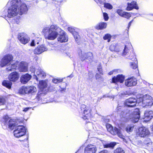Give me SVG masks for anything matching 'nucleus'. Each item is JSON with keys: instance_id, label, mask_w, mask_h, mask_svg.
I'll use <instances>...</instances> for the list:
<instances>
[{"instance_id": "nucleus-1", "label": "nucleus", "mask_w": 153, "mask_h": 153, "mask_svg": "<svg viewBox=\"0 0 153 153\" xmlns=\"http://www.w3.org/2000/svg\"><path fill=\"white\" fill-rule=\"evenodd\" d=\"M9 7L7 16L12 18L19 14L22 15L27 13L28 8L23 0H12L7 4Z\"/></svg>"}, {"instance_id": "nucleus-2", "label": "nucleus", "mask_w": 153, "mask_h": 153, "mask_svg": "<svg viewBox=\"0 0 153 153\" xmlns=\"http://www.w3.org/2000/svg\"><path fill=\"white\" fill-rule=\"evenodd\" d=\"M44 33L48 31V34H45L46 39L50 40H54L58 36L59 32H62L63 33V30L60 28L56 25H51L50 28L46 27L43 29Z\"/></svg>"}, {"instance_id": "nucleus-3", "label": "nucleus", "mask_w": 153, "mask_h": 153, "mask_svg": "<svg viewBox=\"0 0 153 153\" xmlns=\"http://www.w3.org/2000/svg\"><path fill=\"white\" fill-rule=\"evenodd\" d=\"M138 101L141 103L143 107L149 108L153 104L152 97L149 95L145 94L138 99Z\"/></svg>"}, {"instance_id": "nucleus-4", "label": "nucleus", "mask_w": 153, "mask_h": 153, "mask_svg": "<svg viewBox=\"0 0 153 153\" xmlns=\"http://www.w3.org/2000/svg\"><path fill=\"white\" fill-rule=\"evenodd\" d=\"M30 70L34 72L37 80H38L39 79H43L46 76L45 73L39 67H36V68L31 67Z\"/></svg>"}, {"instance_id": "nucleus-5", "label": "nucleus", "mask_w": 153, "mask_h": 153, "mask_svg": "<svg viewBox=\"0 0 153 153\" xmlns=\"http://www.w3.org/2000/svg\"><path fill=\"white\" fill-rule=\"evenodd\" d=\"M131 45L130 44H128V45H126L123 50V55L126 58H129V59L135 61L136 60H137V59L134 53H133L132 55L129 57L131 53L130 50L131 49Z\"/></svg>"}, {"instance_id": "nucleus-6", "label": "nucleus", "mask_w": 153, "mask_h": 153, "mask_svg": "<svg viewBox=\"0 0 153 153\" xmlns=\"http://www.w3.org/2000/svg\"><path fill=\"white\" fill-rule=\"evenodd\" d=\"M106 127L108 131L112 135L117 134L120 138H123V136L122 134L121 131L120 129L117 128L116 127L113 128L110 124H107L106 125Z\"/></svg>"}, {"instance_id": "nucleus-7", "label": "nucleus", "mask_w": 153, "mask_h": 153, "mask_svg": "<svg viewBox=\"0 0 153 153\" xmlns=\"http://www.w3.org/2000/svg\"><path fill=\"white\" fill-rule=\"evenodd\" d=\"M26 131V128L24 126H19L16 127L14 131V135L15 137L19 138L25 135Z\"/></svg>"}, {"instance_id": "nucleus-8", "label": "nucleus", "mask_w": 153, "mask_h": 153, "mask_svg": "<svg viewBox=\"0 0 153 153\" xmlns=\"http://www.w3.org/2000/svg\"><path fill=\"white\" fill-rule=\"evenodd\" d=\"M36 91V88L34 86H27L21 88L19 90V92L22 94H24L32 93L35 92Z\"/></svg>"}, {"instance_id": "nucleus-9", "label": "nucleus", "mask_w": 153, "mask_h": 153, "mask_svg": "<svg viewBox=\"0 0 153 153\" xmlns=\"http://www.w3.org/2000/svg\"><path fill=\"white\" fill-rule=\"evenodd\" d=\"M53 45L51 44H49L47 46V47H46L43 45H42L41 46H39L34 49V53L35 54H41L45 51H46L48 50H53V48H50L49 47H52Z\"/></svg>"}, {"instance_id": "nucleus-10", "label": "nucleus", "mask_w": 153, "mask_h": 153, "mask_svg": "<svg viewBox=\"0 0 153 153\" xmlns=\"http://www.w3.org/2000/svg\"><path fill=\"white\" fill-rule=\"evenodd\" d=\"M13 57L11 54L5 55L1 60L0 62V66L2 67L7 66L13 60Z\"/></svg>"}, {"instance_id": "nucleus-11", "label": "nucleus", "mask_w": 153, "mask_h": 153, "mask_svg": "<svg viewBox=\"0 0 153 153\" xmlns=\"http://www.w3.org/2000/svg\"><path fill=\"white\" fill-rule=\"evenodd\" d=\"M140 117V113L139 109L136 108L133 112L130 114V119L133 123H136L138 121Z\"/></svg>"}, {"instance_id": "nucleus-12", "label": "nucleus", "mask_w": 153, "mask_h": 153, "mask_svg": "<svg viewBox=\"0 0 153 153\" xmlns=\"http://www.w3.org/2000/svg\"><path fill=\"white\" fill-rule=\"evenodd\" d=\"M150 134V132L147 128L142 127L139 128L136 134L137 136L141 137H145Z\"/></svg>"}, {"instance_id": "nucleus-13", "label": "nucleus", "mask_w": 153, "mask_h": 153, "mask_svg": "<svg viewBox=\"0 0 153 153\" xmlns=\"http://www.w3.org/2000/svg\"><path fill=\"white\" fill-rule=\"evenodd\" d=\"M83 110L82 113V118L84 120L88 119L90 118V110L88 108H86L85 105H82L81 106V109L82 110Z\"/></svg>"}, {"instance_id": "nucleus-14", "label": "nucleus", "mask_w": 153, "mask_h": 153, "mask_svg": "<svg viewBox=\"0 0 153 153\" xmlns=\"http://www.w3.org/2000/svg\"><path fill=\"white\" fill-rule=\"evenodd\" d=\"M137 79L134 77L128 78L125 80V85L127 87H131L137 84Z\"/></svg>"}, {"instance_id": "nucleus-15", "label": "nucleus", "mask_w": 153, "mask_h": 153, "mask_svg": "<svg viewBox=\"0 0 153 153\" xmlns=\"http://www.w3.org/2000/svg\"><path fill=\"white\" fill-rule=\"evenodd\" d=\"M18 38L20 42L23 44H27L30 40L28 35L24 33H21L18 36Z\"/></svg>"}, {"instance_id": "nucleus-16", "label": "nucleus", "mask_w": 153, "mask_h": 153, "mask_svg": "<svg viewBox=\"0 0 153 153\" xmlns=\"http://www.w3.org/2000/svg\"><path fill=\"white\" fill-rule=\"evenodd\" d=\"M138 100V99L137 100L134 98H130L126 100L125 104L128 107H133L136 105L137 102H139Z\"/></svg>"}, {"instance_id": "nucleus-17", "label": "nucleus", "mask_w": 153, "mask_h": 153, "mask_svg": "<svg viewBox=\"0 0 153 153\" xmlns=\"http://www.w3.org/2000/svg\"><path fill=\"white\" fill-rule=\"evenodd\" d=\"M97 149L95 146L88 145L85 149V153H95Z\"/></svg>"}, {"instance_id": "nucleus-18", "label": "nucleus", "mask_w": 153, "mask_h": 153, "mask_svg": "<svg viewBox=\"0 0 153 153\" xmlns=\"http://www.w3.org/2000/svg\"><path fill=\"white\" fill-rule=\"evenodd\" d=\"M19 77V73L17 72H13L8 76L9 79L11 81L15 82L18 80Z\"/></svg>"}, {"instance_id": "nucleus-19", "label": "nucleus", "mask_w": 153, "mask_h": 153, "mask_svg": "<svg viewBox=\"0 0 153 153\" xmlns=\"http://www.w3.org/2000/svg\"><path fill=\"white\" fill-rule=\"evenodd\" d=\"M18 64L19 65V70L20 72H25L27 70V64L24 62H21L20 63L19 62Z\"/></svg>"}, {"instance_id": "nucleus-20", "label": "nucleus", "mask_w": 153, "mask_h": 153, "mask_svg": "<svg viewBox=\"0 0 153 153\" xmlns=\"http://www.w3.org/2000/svg\"><path fill=\"white\" fill-rule=\"evenodd\" d=\"M153 117V111H146L144 114V121L148 122Z\"/></svg>"}, {"instance_id": "nucleus-21", "label": "nucleus", "mask_w": 153, "mask_h": 153, "mask_svg": "<svg viewBox=\"0 0 153 153\" xmlns=\"http://www.w3.org/2000/svg\"><path fill=\"white\" fill-rule=\"evenodd\" d=\"M128 6L126 8V10L128 11H130L132 10L133 8L138 10L139 9L137 2L135 1H133L131 3H128Z\"/></svg>"}, {"instance_id": "nucleus-22", "label": "nucleus", "mask_w": 153, "mask_h": 153, "mask_svg": "<svg viewBox=\"0 0 153 153\" xmlns=\"http://www.w3.org/2000/svg\"><path fill=\"white\" fill-rule=\"evenodd\" d=\"M31 78V76L28 74L22 75L20 78V81L22 83L25 84L26 83L30 80Z\"/></svg>"}, {"instance_id": "nucleus-23", "label": "nucleus", "mask_w": 153, "mask_h": 153, "mask_svg": "<svg viewBox=\"0 0 153 153\" xmlns=\"http://www.w3.org/2000/svg\"><path fill=\"white\" fill-rule=\"evenodd\" d=\"M59 36L57 38L58 41L61 42H65L68 40V38L66 36L65 33L63 31V33L61 32H59Z\"/></svg>"}, {"instance_id": "nucleus-24", "label": "nucleus", "mask_w": 153, "mask_h": 153, "mask_svg": "<svg viewBox=\"0 0 153 153\" xmlns=\"http://www.w3.org/2000/svg\"><path fill=\"white\" fill-rule=\"evenodd\" d=\"M4 124L6 126H8L9 128L11 129L13 128L17 125L16 122L12 119H10L8 121V120L6 121Z\"/></svg>"}, {"instance_id": "nucleus-25", "label": "nucleus", "mask_w": 153, "mask_h": 153, "mask_svg": "<svg viewBox=\"0 0 153 153\" xmlns=\"http://www.w3.org/2000/svg\"><path fill=\"white\" fill-rule=\"evenodd\" d=\"M124 76L122 75H119L116 77H114L112 79V82L113 83L120 82L122 83L124 79Z\"/></svg>"}, {"instance_id": "nucleus-26", "label": "nucleus", "mask_w": 153, "mask_h": 153, "mask_svg": "<svg viewBox=\"0 0 153 153\" xmlns=\"http://www.w3.org/2000/svg\"><path fill=\"white\" fill-rule=\"evenodd\" d=\"M93 58V54L91 52L83 53L80 57L82 60H84L88 59L89 61L92 60Z\"/></svg>"}, {"instance_id": "nucleus-27", "label": "nucleus", "mask_w": 153, "mask_h": 153, "mask_svg": "<svg viewBox=\"0 0 153 153\" xmlns=\"http://www.w3.org/2000/svg\"><path fill=\"white\" fill-rule=\"evenodd\" d=\"M18 64V62H16L14 64H10V63L7 66L6 70L8 71H13L15 70L17 68V65Z\"/></svg>"}, {"instance_id": "nucleus-28", "label": "nucleus", "mask_w": 153, "mask_h": 153, "mask_svg": "<svg viewBox=\"0 0 153 153\" xmlns=\"http://www.w3.org/2000/svg\"><path fill=\"white\" fill-rule=\"evenodd\" d=\"M99 2L102 4H104V7L108 9L111 10L113 8L112 6L110 3H105V0H98Z\"/></svg>"}, {"instance_id": "nucleus-29", "label": "nucleus", "mask_w": 153, "mask_h": 153, "mask_svg": "<svg viewBox=\"0 0 153 153\" xmlns=\"http://www.w3.org/2000/svg\"><path fill=\"white\" fill-rule=\"evenodd\" d=\"M107 24L106 23L104 22H101L97 25L95 26V28L97 29H103L107 27Z\"/></svg>"}, {"instance_id": "nucleus-30", "label": "nucleus", "mask_w": 153, "mask_h": 153, "mask_svg": "<svg viewBox=\"0 0 153 153\" xmlns=\"http://www.w3.org/2000/svg\"><path fill=\"white\" fill-rule=\"evenodd\" d=\"M38 86L40 89L43 91L44 89L47 87V82L45 81L42 80L39 81Z\"/></svg>"}, {"instance_id": "nucleus-31", "label": "nucleus", "mask_w": 153, "mask_h": 153, "mask_svg": "<svg viewBox=\"0 0 153 153\" xmlns=\"http://www.w3.org/2000/svg\"><path fill=\"white\" fill-rule=\"evenodd\" d=\"M12 84V82L7 80H4L2 82V85L8 89L11 88Z\"/></svg>"}, {"instance_id": "nucleus-32", "label": "nucleus", "mask_w": 153, "mask_h": 153, "mask_svg": "<svg viewBox=\"0 0 153 153\" xmlns=\"http://www.w3.org/2000/svg\"><path fill=\"white\" fill-rule=\"evenodd\" d=\"M116 143L115 142H111L110 143H107L103 145V146L105 148H113L116 145Z\"/></svg>"}, {"instance_id": "nucleus-33", "label": "nucleus", "mask_w": 153, "mask_h": 153, "mask_svg": "<svg viewBox=\"0 0 153 153\" xmlns=\"http://www.w3.org/2000/svg\"><path fill=\"white\" fill-rule=\"evenodd\" d=\"M129 115L128 111L127 110H126L123 111H122L120 114V117L121 118L126 117Z\"/></svg>"}, {"instance_id": "nucleus-34", "label": "nucleus", "mask_w": 153, "mask_h": 153, "mask_svg": "<svg viewBox=\"0 0 153 153\" xmlns=\"http://www.w3.org/2000/svg\"><path fill=\"white\" fill-rule=\"evenodd\" d=\"M134 125L133 124H130L127 126L126 128V131L128 133L131 132L134 129Z\"/></svg>"}, {"instance_id": "nucleus-35", "label": "nucleus", "mask_w": 153, "mask_h": 153, "mask_svg": "<svg viewBox=\"0 0 153 153\" xmlns=\"http://www.w3.org/2000/svg\"><path fill=\"white\" fill-rule=\"evenodd\" d=\"M111 38V35L109 34H107L105 35L103 37V39L104 40H108V42H109Z\"/></svg>"}, {"instance_id": "nucleus-36", "label": "nucleus", "mask_w": 153, "mask_h": 153, "mask_svg": "<svg viewBox=\"0 0 153 153\" xmlns=\"http://www.w3.org/2000/svg\"><path fill=\"white\" fill-rule=\"evenodd\" d=\"M114 153H125V152L122 149L119 148L115 150Z\"/></svg>"}, {"instance_id": "nucleus-37", "label": "nucleus", "mask_w": 153, "mask_h": 153, "mask_svg": "<svg viewBox=\"0 0 153 153\" xmlns=\"http://www.w3.org/2000/svg\"><path fill=\"white\" fill-rule=\"evenodd\" d=\"M131 16V15L129 13L127 12H124L123 13V16H122V17L128 19Z\"/></svg>"}, {"instance_id": "nucleus-38", "label": "nucleus", "mask_w": 153, "mask_h": 153, "mask_svg": "<svg viewBox=\"0 0 153 153\" xmlns=\"http://www.w3.org/2000/svg\"><path fill=\"white\" fill-rule=\"evenodd\" d=\"M6 102V100L2 97H0V105H4Z\"/></svg>"}, {"instance_id": "nucleus-39", "label": "nucleus", "mask_w": 153, "mask_h": 153, "mask_svg": "<svg viewBox=\"0 0 153 153\" xmlns=\"http://www.w3.org/2000/svg\"><path fill=\"white\" fill-rule=\"evenodd\" d=\"M131 67L134 69H135L137 68V62L136 63H133L131 62Z\"/></svg>"}, {"instance_id": "nucleus-40", "label": "nucleus", "mask_w": 153, "mask_h": 153, "mask_svg": "<svg viewBox=\"0 0 153 153\" xmlns=\"http://www.w3.org/2000/svg\"><path fill=\"white\" fill-rule=\"evenodd\" d=\"M62 81V79H53L52 80V81L55 83H57L59 82H60Z\"/></svg>"}, {"instance_id": "nucleus-41", "label": "nucleus", "mask_w": 153, "mask_h": 153, "mask_svg": "<svg viewBox=\"0 0 153 153\" xmlns=\"http://www.w3.org/2000/svg\"><path fill=\"white\" fill-rule=\"evenodd\" d=\"M96 79L99 81H100V80L102 81L103 80V78L102 77H101L100 75L99 74H97L96 76Z\"/></svg>"}, {"instance_id": "nucleus-42", "label": "nucleus", "mask_w": 153, "mask_h": 153, "mask_svg": "<svg viewBox=\"0 0 153 153\" xmlns=\"http://www.w3.org/2000/svg\"><path fill=\"white\" fill-rule=\"evenodd\" d=\"M117 13L120 16H123V14L124 12L122 10L120 9H118L117 10Z\"/></svg>"}, {"instance_id": "nucleus-43", "label": "nucleus", "mask_w": 153, "mask_h": 153, "mask_svg": "<svg viewBox=\"0 0 153 153\" xmlns=\"http://www.w3.org/2000/svg\"><path fill=\"white\" fill-rule=\"evenodd\" d=\"M73 35L74 36V37L75 39V40L77 41L79 39V36L76 33H73Z\"/></svg>"}, {"instance_id": "nucleus-44", "label": "nucleus", "mask_w": 153, "mask_h": 153, "mask_svg": "<svg viewBox=\"0 0 153 153\" xmlns=\"http://www.w3.org/2000/svg\"><path fill=\"white\" fill-rule=\"evenodd\" d=\"M103 16L104 19L105 21H107L108 20V14L106 13H103Z\"/></svg>"}, {"instance_id": "nucleus-45", "label": "nucleus", "mask_w": 153, "mask_h": 153, "mask_svg": "<svg viewBox=\"0 0 153 153\" xmlns=\"http://www.w3.org/2000/svg\"><path fill=\"white\" fill-rule=\"evenodd\" d=\"M115 46L114 44H111L110 47V49L111 51H113L115 50Z\"/></svg>"}, {"instance_id": "nucleus-46", "label": "nucleus", "mask_w": 153, "mask_h": 153, "mask_svg": "<svg viewBox=\"0 0 153 153\" xmlns=\"http://www.w3.org/2000/svg\"><path fill=\"white\" fill-rule=\"evenodd\" d=\"M97 69H98V71H99V72L100 73L102 74V69L101 67V66H99V67H98Z\"/></svg>"}, {"instance_id": "nucleus-47", "label": "nucleus", "mask_w": 153, "mask_h": 153, "mask_svg": "<svg viewBox=\"0 0 153 153\" xmlns=\"http://www.w3.org/2000/svg\"><path fill=\"white\" fill-rule=\"evenodd\" d=\"M68 30L71 33H73L74 30L73 28L71 27H68Z\"/></svg>"}, {"instance_id": "nucleus-48", "label": "nucleus", "mask_w": 153, "mask_h": 153, "mask_svg": "<svg viewBox=\"0 0 153 153\" xmlns=\"http://www.w3.org/2000/svg\"><path fill=\"white\" fill-rule=\"evenodd\" d=\"M35 45V40H32V41L31 44H30V45L32 46H34Z\"/></svg>"}, {"instance_id": "nucleus-49", "label": "nucleus", "mask_w": 153, "mask_h": 153, "mask_svg": "<svg viewBox=\"0 0 153 153\" xmlns=\"http://www.w3.org/2000/svg\"><path fill=\"white\" fill-rule=\"evenodd\" d=\"M99 153H108V151L106 150H104L101 151Z\"/></svg>"}, {"instance_id": "nucleus-50", "label": "nucleus", "mask_w": 153, "mask_h": 153, "mask_svg": "<svg viewBox=\"0 0 153 153\" xmlns=\"http://www.w3.org/2000/svg\"><path fill=\"white\" fill-rule=\"evenodd\" d=\"M20 17H19L18 20H16L15 21L16 22V23L17 24H19L20 22Z\"/></svg>"}, {"instance_id": "nucleus-51", "label": "nucleus", "mask_w": 153, "mask_h": 153, "mask_svg": "<svg viewBox=\"0 0 153 153\" xmlns=\"http://www.w3.org/2000/svg\"><path fill=\"white\" fill-rule=\"evenodd\" d=\"M30 108H24V109L23 110V111H25V112H26V111H27Z\"/></svg>"}, {"instance_id": "nucleus-52", "label": "nucleus", "mask_w": 153, "mask_h": 153, "mask_svg": "<svg viewBox=\"0 0 153 153\" xmlns=\"http://www.w3.org/2000/svg\"><path fill=\"white\" fill-rule=\"evenodd\" d=\"M133 20H131L129 23L128 24V27H129L131 25V23H132V22H133Z\"/></svg>"}, {"instance_id": "nucleus-53", "label": "nucleus", "mask_w": 153, "mask_h": 153, "mask_svg": "<svg viewBox=\"0 0 153 153\" xmlns=\"http://www.w3.org/2000/svg\"><path fill=\"white\" fill-rule=\"evenodd\" d=\"M112 74L113 72L112 71H111L108 73V74L110 75H111Z\"/></svg>"}, {"instance_id": "nucleus-54", "label": "nucleus", "mask_w": 153, "mask_h": 153, "mask_svg": "<svg viewBox=\"0 0 153 153\" xmlns=\"http://www.w3.org/2000/svg\"><path fill=\"white\" fill-rule=\"evenodd\" d=\"M108 120H107V122H108Z\"/></svg>"}, {"instance_id": "nucleus-55", "label": "nucleus", "mask_w": 153, "mask_h": 153, "mask_svg": "<svg viewBox=\"0 0 153 153\" xmlns=\"http://www.w3.org/2000/svg\"><path fill=\"white\" fill-rule=\"evenodd\" d=\"M152 129H153V125H152Z\"/></svg>"}, {"instance_id": "nucleus-56", "label": "nucleus", "mask_w": 153, "mask_h": 153, "mask_svg": "<svg viewBox=\"0 0 153 153\" xmlns=\"http://www.w3.org/2000/svg\"><path fill=\"white\" fill-rule=\"evenodd\" d=\"M37 44H38V42H37Z\"/></svg>"}, {"instance_id": "nucleus-57", "label": "nucleus", "mask_w": 153, "mask_h": 153, "mask_svg": "<svg viewBox=\"0 0 153 153\" xmlns=\"http://www.w3.org/2000/svg\"><path fill=\"white\" fill-rule=\"evenodd\" d=\"M76 153H77V152H76Z\"/></svg>"}]
</instances>
